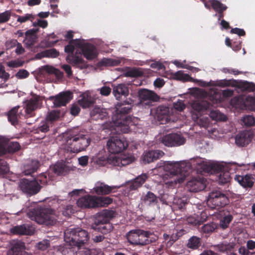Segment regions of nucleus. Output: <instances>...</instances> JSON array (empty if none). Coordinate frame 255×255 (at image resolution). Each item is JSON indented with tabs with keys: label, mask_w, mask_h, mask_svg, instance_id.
Wrapping results in <instances>:
<instances>
[{
	"label": "nucleus",
	"mask_w": 255,
	"mask_h": 255,
	"mask_svg": "<svg viewBox=\"0 0 255 255\" xmlns=\"http://www.w3.org/2000/svg\"><path fill=\"white\" fill-rule=\"evenodd\" d=\"M59 55V52L55 49H50L44 50L36 55L37 58L40 59L43 57L55 58Z\"/></svg>",
	"instance_id": "obj_44"
},
{
	"label": "nucleus",
	"mask_w": 255,
	"mask_h": 255,
	"mask_svg": "<svg viewBox=\"0 0 255 255\" xmlns=\"http://www.w3.org/2000/svg\"><path fill=\"white\" fill-rule=\"evenodd\" d=\"M214 248L216 250L220 252L225 253L231 251L234 248V245L233 243L224 241L219 244L214 245Z\"/></svg>",
	"instance_id": "obj_41"
},
{
	"label": "nucleus",
	"mask_w": 255,
	"mask_h": 255,
	"mask_svg": "<svg viewBox=\"0 0 255 255\" xmlns=\"http://www.w3.org/2000/svg\"><path fill=\"white\" fill-rule=\"evenodd\" d=\"M77 251L75 253L72 250V248H65L62 251L63 255H90V250L85 246L76 247Z\"/></svg>",
	"instance_id": "obj_34"
},
{
	"label": "nucleus",
	"mask_w": 255,
	"mask_h": 255,
	"mask_svg": "<svg viewBox=\"0 0 255 255\" xmlns=\"http://www.w3.org/2000/svg\"><path fill=\"white\" fill-rule=\"evenodd\" d=\"M115 154L113 153L108 156V164L113 166L121 167L130 164L134 160L133 157L131 155L126 154L119 155Z\"/></svg>",
	"instance_id": "obj_14"
},
{
	"label": "nucleus",
	"mask_w": 255,
	"mask_h": 255,
	"mask_svg": "<svg viewBox=\"0 0 255 255\" xmlns=\"http://www.w3.org/2000/svg\"><path fill=\"white\" fill-rule=\"evenodd\" d=\"M113 200L109 197H97L95 196V207H105L112 203Z\"/></svg>",
	"instance_id": "obj_45"
},
{
	"label": "nucleus",
	"mask_w": 255,
	"mask_h": 255,
	"mask_svg": "<svg viewBox=\"0 0 255 255\" xmlns=\"http://www.w3.org/2000/svg\"><path fill=\"white\" fill-rule=\"evenodd\" d=\"M128 93V87L125 84H120L113 87V93L118 100H120L122 96L127 97Z\"/></svg>",
	"instance_id": "obj_33"
},
{
	"label": "nucleus",
	"mask_w": 255,
	"mask_h": 255,
	"mask_svg": "<svg viewBox=\"0 0 255 255\" xmlns=\"http://www.w3.org/2000/svg\"><path fill=\"white\" fill-rule=\"evenodd\" d=\"M192 119L198 125L205 128H208L211 125L209 118L207 117H202L200 114L193 113Z\"/></svg>",
	"instance_id": "obj_36"
},
{
	"label": "nucleus",
	"mask_w": 255,
	"mask_h": 255,
	"mask_svg": "<svg viewBox=\"0 0 255 255\" xmlns=\"http://www.w3.org/2000/svg\"><path fill=\"white\" fill-rule=\"evenodd\" d=\"M98 112H101L100 115L98 116V117L96 116V117H95L96 120L100 119L103 120L108 116L106 109L101 108L98 107H95L92 109L91 111V114L94 115L95 113L96 114Z\"/></svg>",
	"instance_id": "obj_54"
},
{
	"label": "nucleus",
	"mask_w": 255,
	"mask_h": 255,
	"mask_svg": "<svg viewBox=\"0 0 255 255\" xmlns=\"http://www.w3.org/2000/svg\"><path fill=\"white\" fill-rule=\"evenodd\" d=\"M187 187L190 192L201 191L205 188V180L204 178H193L187 182Z\"/></svg>",
	"instance_id": "obj_25"
},
{
	"label": "nucleus",
	"mask_w": 255,
	"mask_h": 255,
	"mask_svg": "<svg viewBox=\"0 0 255 255\" xmlns=\"http://www.w3.org/2000/svg\"><path fill=\"white\" fill-rule=\"evenodd\" d=\"M233 219L232 216L229 215L224 217L221 220L220 225L223 229L227 228L229 224Z\"/></svg>",
	"instance_id": "obj_63"
},
{
	"label": "nucleus",
	"mask_w": 255,
	"mask_h": 255,
	"mask_svg": "<svg viewBox=\"0 0 255 255\" xmlns=\"http://www.w3.org/2000/svg\"><path fill=\"white\" fill-rule=\"evenodd\" d=\"M28 217L39 224L52 225L57 220V215L55 211L50 208L30 209L27 213Z\"/></svg>",
	"instance_id": "obj_4"
},
{
	"label": "nucleus",
	"mask_w": 255,
	"mask_h": 255,
	"mask_svg": "<svg viewBox=\"0 0 255 255\" xmlns=\"http://www.w3.org/2000/svg\"><path fill=\"white\" fill-rule=\"evenodd\" d=\"M209 116L213 120L216 122H225L227 120V117L219 110L211 111Z\"/></svg>",
	"instance_id": "obj_46"
},
{
	"label": "nucleus",
	"mask_w": 255,
	"mask_h": 255,
	"mask_svg": "<svg viewBox=\"0 0 255 255\" xmlns=\"http://www.w3.org/2000/svg\"><path fill=\"white\" fill-rule=\"evenodd\" d=\"M201 239L196 236H193L189 239L187 247L192 249H196L200 246Z\"/></svg>",
	"instance_id": "obj_52"
},
{
	"label": "nucleus",
	"mask_w": 255,
	"mask_h": 255,
	"mask_svg": "<svg viewBox=\"0 0 255 255\" xmlns=\"http://www.w3.org/2000/svg\"><path fill=\"white\" fill-rule=\"evenodd\" d=\"M191 94L197 99L192 103V114L193 113L199 114L200 112L206 111L210 108L211 104L204 100L207 96V93L205 91L199 88H194L191 91Z\"/></svg>",
	"instance_id": "obj_7"
},
{
	"label": "nucleus",
	"mask_w": 255,
	"mask_h": 255,
	"mask_svg": "<svg viewBox=\"0 0 255 255\" xmlns=\"http://www.w3.org/2000/svg\"><path fill=\"white\" fill-rule=\"evenodd\" d=\"M20 149V145L18 142H10L7 145V149L8 152H15Z\"/></svg>",
	"instance_id": "obj_60"
},
{
	"label": "nucleus",
	"mask_w": 255,
	"mask_h": 255,
	"mask_svg": "<svg viewBox=\"0 0 255 255\" xmlns=\"http://www.w3.org/2000/svg\"><path fill=\"white\" fill-rule=\"evenodd\" d=\"M76 39L71 41L70 43L65 46V51L68 53L69 54L67 56V61L72 64L74 66L80 69H85L87 68V63L83 60L81 53H77V51L74 54L73 52L75 51V47L74 45L78 47L75 44V42Z\"/></svg>",
	"instance_id": "obj_8"
},
{
	"label": "nucleus",
	"mask_w": 255,
	"mask_h": 255,
	"mask_svg": "<svg viewBox=\"0 0 255 255\" xmlns=\"http://www.w3.org/2000/svg\"><path fill=\"white\" fill-rule=\"evenodd\" d=\"M240 87L243 91L248 92L255 91V84L252 82L244 81L240 84Z\"/></svg>",
	"instance_id": "obj_57"
},
{
	"label": "nucleus",
	"mask_w": 255,
	"mask_h": 255,
	"mask_svg": "<svg viewBox=\"0 0 255 255\" xmlns=\"http://www.w3.org/2000/svg\"><path fill=\"white\" fill-rule=\"evenodd\" d=\"M212 5L213 8L218 12H222L227 9V6L217 0H210L209 1Z\"/></svg>",
	"instance_id": "obj_51"
},
{
	"label": "nucleus",
	"mask_w": 255,
	"mask_h": 255,
	"mask_svg": "<svg viewBox=\"0 0 255 255\" xmlns=\"http://www.w3.org/2000/svg\"><path fill=\"white\" fill-rule=\"evenodd\" d=\"M35 33V31L31 29L28 30L25 32V38L23 40V43L27 48H30L36 42L37 37Z\"/></svg>",
	"instance_id": "obj_38"
},
{
	"label": "nucleus",
	"mask_w": 255,
	"mask_h": 255,
	"mask_svg": "<svg viewBox=\"0 0 255 255\" xmlns=\"http://www.w3.org/2000/svg\"><path fill=\"white\" fill-rule=\"evenodd\" d=\"M169 108L160 106L158 107L155 110V116L159 121L162 122L165 120L167 122L169 120Z\"/></svg>",
	"instance_id": "obj_35"
},
{
	"label": "nucleus",
	"mask_w": 255,
	"mask_h": 255,
	"mask_svg": "<svg viewBox=\"0 0 255 255\" xmlns=\"http://www.w3.org/2000/svg\"><path fill=\"white\" fill-rule=\"evenodd\" d=\"M73 98V94L70 91L62 92L55 96H50L49 100L52 102L54 107L65 106Z\"/></svg>",
	"instance_id": "obj_17"
},
{
	"label": "nucleus",
	"mask_w": 255,
	"mask_h": 255,
	"mask_svg": "<svg viewBox=\"0 0 255 255\" xmlns=\"http://www.w3.org/2000/svg\"><path fill=\"white\" fill-rule=\"evenodd\" d=\"M25 246L23 242L17 241L12 246L11 250L9 251L10 255H31L24 250Z\"/></svg>",
	"instance_id": "obj_32"
},
{
	"label": "nucleus",
	"mask_w": 255,
	"mask_h": 255,
	"mask_svg": "<svg viewBox=\"0 0 255 255\" xmlns=\"http://www.w3.org/2000/svg\"><path fill=\"white\" fill-rule=\"evenodd\" d=\"M59 117L60 112L59 111L53 110L48 113L45 119L51 123V125L52 126L53 122L57 120Z\"/></svg>",
	"instance_id": "obj_55"
},
{
	"label": "nucleus",
	"mask_w": 255,
	"mask_h": 255,
	"mask_svg": "<svg viewBox=\"0 0 255 255\" xmlns=\"http://www.w3.org/2000/svg\"><path fill=\"white\" fill-rule=\"evenodd\" d=\"M48 183L47 173L41 174L37 179L29 180L26 179H21L18 183L20 190L24 193L31 196L38 193L40 189L41 185Z\"/></svg>",
	"instance_id": "obj_6"
},
{
	"label": "nucleus",
	"mask_w": 255,
	"mask_h": 255,
	"mask_svg": "<svg viewBox=\"0 0 255 255\" xmlns=\"http://www.w3.org/2000/svg\"><path fill=\"white\" fill-rule=\"evenodd\" d=\"M9 74L5 71L4 66L0 65V89L7 87L5 82L9 78Z\"/></svg>",
	"instance_id": "obj_47"
},
{
	"label": "nucleus",
	"mask_w": 255,
	"mask_h": 255,
	"mask_svg": "<svg viewBox=\"0 0 255 255\" xmlns=\"http://www.w3.org/2000/svg\"><path fill=\"white\" fill-rule=\"evenodd\" d=\"M92 228L105 234L112 230L111 225L109 223L101 224L98 226H92Z\"/></svg>",
	"instance_id": "obj_49"
},
{
	"label": "nucleus",
	"mask_w": 255,
	"mask_h": 255,
	"mask_svg": "<svg viewBox=\"0 0 255 255\" xmlns=\"http://www.w3.org/2000/svg\"><path fill=\"white\" fill-rule=\"evenodd\" d=\"M230 173L228 171L221 172L219 175V182L221 184L228 183L230 180Z\"/></svg>",
	"instance_id": "obj_59"
},
{
	"label": "nucleus",
	"mask_w": 255,
	"mask_h": 255,
	"mask_svg": "<svg viewBox=\"0 0 255 255\" xmlns=\"http://www.w3.org/2000/svg\"><path fill=\"white\" fill-rule=\"evenodd\" d=\"M55 36H56L54 33L48 35L43 42L44 43L45 46L46 47H52L54 46L57 42L58 40L55 41H50V39L51 38H54Z\"/></svg>",
	"instance_id": "obj_62"
},
{
	"label": "nucleus",
	"mask_w": 255,
	"mask_h": 255,
	"mask_svg": "<svg viewBox=\"0 0 255 255\" xmlns=\"http://www.w3.org/2000/svg\"><path fill=\"white\" fill-rule=\"evenodd\" d=\"M253 137L252 132L250 130H245L235 136V143L238 146H246L251 141Z\"/></svg>",
	"instance_id": "obj_21"
},
{
	"label": "nucleus",
	"mask_w": 255,
	"mask_h": 255,
	"mask_svg": "<svg viewBox=\"0 0 255 255\" xmlns=\"http://www.w3.org/2000/svg\"><path fill=\"white\" fill-rule=\"evenodd\" d=\"M39 165V162L37 160H29L23 165L22 172L25 175H30L37 170Z\"/></svg>",
	"instance_id": "obj_30"
},
{
	"label": "nucleus",
	"mask_w": 255,
	"mask_h": 255,
	"mask_svg": "<svg viewBox=\"0 0 255 255\" xmlns=\"http://www.w3.org/2000/svg\"><path fill=\"white\" fill-rule=\"evenodd\" d=\"M185 138L180 134L171 133L164 135L161 142L168 147L177 146L183 144L185 142Z\"/></svg>",
	"instance_id": "obj_16"
},
{
	"label": "nucleus",
	"mask_w": 255,
	"mask_h": 255,
	"mask_svg": "<svg viewBox=\"0 0 255 255\" xmlns=\"http://www.w3.org/2000/svg\"><path fill=\"white\" fill-rule=\"evenodd\" d=\"M229 203L227 196L219 191H213L209 193L207 204L211 208L223 207Z\"/></svg>",
	"instance_id": "obj_9"
},
{
	"label": "nucleus",
	"mask_w": 255,
	"mask_h": 255,
	"mask_svg": "<svg viewBox=\"0 0 255 255\" xmlns=\"http://www.w3.org/2000/svg\"><path fill=\"white\" fill-rule=\"evenodd\" d=\"M116 110L112 116V122L110 124L106 123L105 127L110 130H115L116 132L123 133L128 132L130 127L137 124L139 119L137 118H132L127 116L131 110L130 105L118 104Z\"/></svg>",
	"instance_id": "obj_2"
},
{
	"label": "nucleus",
	"mask_w": 255,
	"mask_h": 255,
	"mask_svg": "<svg viewBox=\"0 0 255 255\" xmlns=\"http://www.w3.org/2000/svg\"><path fill=\"white\" fill-rule=\"evenodd\" d=\"M191 164L197 167L199 166L204 170L208 171L206 168V164L204 160L200 157L192 159L191 164L184 161H164L160 162L157 164L159 167H163V169L169 172L170 176L169 179L165 181L166 184L169 187H173L177 183L183 182L189 173L188 170L190 169Z\"/></svg>",
	"instance_id": "obj_1"
},
{
	"label": "nucleus",
	"mask_w": 255,
	"mask_h": 255,
	"mask_svg": "<svg viewBox=\"0 0 255 255\" xmlns=\"http://www.w3.org/2000/svg\"><path fill=\"white\" fill-rule=\"evenodd\" d=\"M173 77L174 79L176 80H181L184 82L193 81L195 82H198L199 85L203 87H207L210 86L209 83H208L203 80L193 79L188 74L184 73L182 71H178L175 72L173 75Z\"/></svg>",
	"instance_id": "obj_24"
},
{
	"label": "nucleus",
	"mask_w": 255,
	"mask_h": 255,
	"mask_svg": "<svg viewBox=\"0 0 255 255\" xmlns=\"http://www.w3.org/2000/svg\"><path fill=\"white\" fill-rule=\"evenodd\" d=\"M143 73L141 68H133L129 69L125 73V76L130 77H140L143 75Z\"/></svg>",
	"instance_id": "obj_50"
},
{
	"label": "nucleus",
	"mask_w": 255,
	"mask_h": 255,
	"mask_svg": "<svg viewBox=\"0 0 255 255\" xmlns=\"http://www.w3.org/2000/svg\"><path fill=\"white\" fill-rule=\"evenodd\" d=\"M160 200L163 203L166 204L171 203L170 206L173 211L178 210L183 211L187 204V199L186 198L173 197L172 195L166 194L161 197Z\"/></svg>",
	"instance_id": "obj_12"
},
{
	"label": "nucleus",
	"mask_w": 255,
	"mask_h": 255,
	"mask_svg": "<svg viewBox=\"0 0 255 255\" xmlns=\"http://www.w3.org/2000/svg\"><path fill=\"white\" fill-rule=\"evenodd\" d=\"M89 239V234L85 230L70 228L64 232V241L72 248L85 246Z\"/></svg>",
	"instance_id": "obj_5"
},
{
	"label": "nucleus",
	"mask_w": 255,
	"mask_h": 255,
	"mask_svg": "<svg viewBox=\"0 0 255 255\" xmlns=\"http://www.w3.org/2000/svg\"><path fill=\"white\" fill-rule=\"evenodd\" d=\"M241 122L245 126L251 127L255 125V119L253 116L245 115L241 119Z\"/></svg>",
	"instance_id": "obj_56"
},
{
	"label": "nucleus",
	"mask_w": 255,
	"mask_h": 255,
	"mask_svg": "<svg viewBox=\"0 0 255 255\" xmlns=\"http://www.w3.org/2000/svg\"><path fill=\"white\" fill-rule=\"evenodd\" d=\"M208 218L206 212L202 211L199 215L194 214L189 216L187 218V222L189 224L193 226H199L207 220Z\"/></svg>",
	"instance_id": "obj_28"
},
{
	"label": "nucleus",
	"mask_w": 255,
	"mask_h": 255,
	"mask_svg": "<svg viewBox=\"0 0 255 255\" xmlns=\"http://www.w3.org/2000/svg\"><path fill=\"white\" fill-rule=\"evenodd\" d=\"M11 15L10 10H6L0 13V23H4L9 20Z\"/></svg>",
	"instance_id": "obj_64"
},
{
	"label": "nucleus",
	"mask_w": 255,
	"mask_h": 255,
	"mask_svg": "<svg viewBox=\"0 0 255 255\" xmlns=\"http://www.w3.org/2000/svg\"><path fill=\"white\" fill-rule=\"evenodd\" d=\"M70 170V167L67 166L65 162L63 161H60L57 162L53 166H51L50 167L49 172H46L45 173H47V176H48V177L47 178V180H48V179L50 178L49 175V172L50 171L54 172L57 175H60L67 174Z\"/></svg>",
	"instance_id": "obj_23"
},
{
	"label": "nucleus",
	"mask_w": 255,
	"mask_h": 255,
	"mask_svg": "<svg viewBox=\"0 0 255 255\" xmlns=\"http://www.w3.org/2000/svg\"><path fill=\"white\" fill-rule=\"evenodd\" d=\"M164 152L161 150H149L145 151L141 157V160L143 163H149L161 157Z\"/></svg>",
	"instance_id": "obj_22"
},
{
	"label": "nucleus",
	"mask_w": 255,
	"mask_h": 255,
	"mask_svg": "<svg viewBox=\"0 0 255 255\" xmlns=\"http://www.w3.org/2000/svg\"><path fill=\"white\" fill-rule=\"evenodd\" d=\"M94 102L89 91H86L80 96L78 103L83 108L89 107Z\"/></svg>",
	"instance_id": "obj_37"
},
{
	"label": "nucleus",
	"mask_w": 255,
	"mask_h": 255,
	"mask_svg": "<svg viewBox=\"0 0 255 255\" xmlns=\"http://www.w3.org/2000/svg\"><path fill=\"white\" fill-rule=\"evenodd\" d=\"M138 95L140 103L148 106L150 105L151 102L157 101L159 99V96L155 93L145 89L139 90Z\"/></svg>",
	"instance_id": "obj_18"
},
{
	"label": "nucleus",
	"mask_w": 255,
	"mask_h": 255,
	"mask_svg": "<svg viewBox=\"0 0 255 255\" xmlns=\"http://www.w3.org/2000/svg\"><path fill=\"white\" fill-rule=\"evenodd\" d=\"M108 157L105 149H102L92 157L93 162L99 166H104L108 163Z\"/></svg>",
	"instance_id": "obj_29"
},
{
	"label": "nucleus",
	"mask_w": 255,
	"mask_h": 255,
	"mask_svg": "<svg viewBox=\"0 0 255 255\" xmlns=\"http://www.w3.org/2000/svg\"><path fill=\"white\" fill-rule=\"evenodd\" d=\"M95 196L85 195L77 201V206L83 209L95 208Z\"/></svg>",
	"instance_id": "obj_26"
},
{
	"label": "nucleus",
	"mask_w": 255,
	"mask_h": 255,
	"mask_svg": "<svg viewBox=\"0 0 255 255\" xmlns=\"http://www.w3.org/2000/svg\"><path fill=\"white\" fill-rule=\"evenodd\" d=\"M90 142V138L83 131L74 130L67 134L65 148L69 152L78 153L85 150Z\"/></svg>",
	"instance_id": "obj_3"
},
{
	"label": "nucleus",
	"mask_w": 255,
	"mask_h": 255,
	"mask_svg": "<svg viewBox=\"0 0 255 255\" xmlns=\"http://www.w3.org/2000/svg\"><path fill=\"white\" fill-rule=\"evenodd\" d=\"M236 180L241 186L245 188L252 187L255 182V179L252 175L247 174L245 176L236 175L235 177Z\"/></svg>",
	"instance_id": "obj_31"
},
{
	"label": "nucleus",
	"mask_w": 255,
	"mask_h": 255,
	"mask_svg": "<svg viewBox=\"0 0 255 255\" xmlns=\"http://www.w3.org/2000/svg\"><path fill=\"white\" fill-rule=\"evenodd\" d=\"M142 200L144 204L148 206L155 205L158 202L157 197L150 191L147 192L142 197Z\"/></svg>",
	"instance_id": "obj_40"
},
{
	"label": "nucleus",
	"mask_w": 255,
	"mask_h": 255,
	"mask_svg": "<svg viewBox=\"0 0 255 255\" xmlns=\"http://www.w3.org/2000/svg\"><path fill=\"white\" fill-rule=\"evenodd\" d=\"M239 98L245 107L249 110L255 111V97L244 96H240Z\"/></svg>",
	"instance_id": "obj_39"
},
{
	"label": "nucleus",
	"mask_w": 255,
	"mask_h": 255,
	"mask_svg": "<svg viewBox=\"0 0 255 255\" xmlns=\"http://www.w3.org/2000/svg\"><path fill=\"white\" fill-rule=\"evenodd\" d=\"M31 97L24 101V109H25V117L26 118L32 117L34 116V112L40 108L41 106L43 98L42 97L31 94Z\"/></svg>",
	"instance_id": "obj_10"
},
{
	"label": "nucleus",
	"mask_w": 255,
	"mask_h": 255,
	"mask_svg": "<svg viewBox=\"0 0 255 255\" xmlns=\"http://www.w3.org/2000/svg\"><path fill=\"white\" fill-rule=\"evenodd\" d=\"M17 21L20 23H24L29 20L32 21L34 18V16L30 13H26L22 16L17 15Z\"/></svg>",
	"instance_id": "obj_61"
},
{
	"label": "nucleus",
	"mask_w": 255,
	"mask_h": 255,
	"mask_svg": "<svg viewBox=\"0 0 255 255\" xmlns=\"http://www.w3.org/2000/svg\"><path fill=\"white\" fill-rule=\"evenodd\" d=\"M116 212L112 210H103L94 216V222L92 226L109 223L112 219L116 216Z\"/></svg>",
	"instance_id": "obj_15"
},
{
	"label": "nucleus",
	"mask_w": 255,
	"mask_h": 255,
	"mask_svg": "<svg viewBox=\"0 0 255 255\" xmlns=\"http://www.w3.org/2000/svg\"><path fill=\"white\" fill-rule=\"evenodd\" d=\"M19 106H16L12 108L9 111L7 114L8 120L13 125H16L17 123L18 117V109Z\"/></svg>",
	"instance_id": "obj_48"
},
{
	"label": "nucleus",
	"mask_w": 255,
	"mask_h": 255,
	"mask_svg": "<svg viewBox=\"0 0 255 255\" xmlns=\"http://www.w3.org/2000/svg\"><path fill=\"white\" fill-rule=\"evenodd\" d=\"M217 226L214 223H210L203 226L201 228V231L204 233L208 234L213 232Z\"/></svg>",
	"instance_id": "obj_58"
},
{
	"label": "nucleus",
	"mask_w": 255,
	"mask_h": 255,
	"mask_svg": "<svg viewBox=\"0 0 255 255\" xmlns=\"http://www.w3.org/2000/svg\"><path fill=\"white\" fill-rule=\"evenodd\" d=\"M10 231L14 234L31 235L34 232V228L31 225L26 224L15 226Z\"/></svg>",
	"instance_id": "obj_27"
},
{
	"label": "nucleus",
	"mask_w": 255,
	"mask_h": 255,
	"mask_svg": "<svg viewBox=\"0 0 255 255\" xmlns=\"http://www.w3.org/2000/svg\"><path fill=\"white\" fill-rule=\"evenodd\" d=\"M75 44L82 51L84 57L88 60H92L97 56L96 48L92 44H89L84 39H76Z\"/></svg>",
	"instance_id": "obj_13"
},
{
	"label": "nucleus",
	"mask_w": 255,
	"mask_h": 255,
	"mask_svg": "<svg viewBox=\"0 0 255 255\" xmlns=\"http://www.w3.org/2000/svg\"><path fill=\"white\" fill-rule=\"evenodd\" d=\"M51 126V123L45 119L41 121L38 125L36 128L37 132H46L49 130V128Z\"/></svg>",
	"instance_id": "obj_53"
},
{
	"label": "nucleus",
	"mask_w": 255,
	"mask_h": 255,
	"mask_svg": "<svg viewBox=\"0 0 255 255\" xmlns=\"http://www.w3.org/2000/svg\"><path fill=\"white\" fill-rule=\"evenodd\" d=\"M128 145L127 139L121 136L111 137L107 141V146L112 153H118L126 149Z\"/></svg>",
	"instance_id": "obj_11"
},
{
	"label": "nucleus",
	"mask_w": 255,
	"mask_h": 255,
	"mask_svg": "<svg viewBox=\"0 0 255 255\" xmlns=\"http://www.w3.org/2000/svg\"><path fill=\"white\" fill-rule=\"evenodd\" d=\"M139 230H131L127 234L128 241L130 244L138 245V243H140L139 241Z\"/></svg>",
	"instance_id": "obj_42"
},
{
	"label": "nucleus",
	"mask_w": 255,
	"mask_h": 255,
	"mask_svg": "<svg viewBox=\"0 0 255 255\" xmlns=\"http://www.w3.org/2000/svg\"><path fill=\"white\" fill-rule=\"evenodd\" d=\"M120 186H109L101 182L96 183L94 187L90 191L91 193H96L98 195H107L113 192L115 189H118Z\"/></svg>",
	"instance_id": "obj_19"
},
{
	"label": "nucleus",
	"mask_w": 255,
	"mask_h": 255,
	"mask_svg": "<svg viewBox=\"0 0 255 255\" xmlns=\"http://www.w3.org/2000/svg\"><path fill=\"white\" fill-rule=\"evenodd\" d=\"M138 233L140 243H138V245H148L155 242L158 239V237L152 232L139 230Z\"/></svg>",
	"instance_id": "obj_20"
},
{
	"label": "nucleus",
	"mask_w": 255,
	"mask_h": 255,
	"mask_svg": "<svg viewBox=\"0 0 255 255\" xmlns=\"http://www.w3.org/2000/svg\"><path fill=\"white\" fill-rule=\"evenodd\" d=\"M148 177L146 173L142 174L137 177L131 182L130 185V189L131 190H135L140 187L147 179Z\"/></svg>",
	"instance_id": "obj_43"
}]
</instances>
